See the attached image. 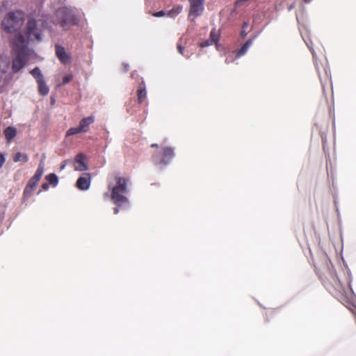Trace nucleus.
Returning a JSON list of instances; mask_svg holds the SVG:
<instances>
[{"mask_svg": "<svg viewBox=\"0 0 356 356\" xmlns=\"http://www.w3.org/2000/svg\"><path fill=\"white\" fill-rule=\"evenodd\" d=\"M128 67H129L128 65H124L125 71L128 70Z\"/></svg>", "mask_w": 356, "mask_h": 356, "instance_id": "obj_35", "label": "nucleus"}, {"mask_svg": "<svg viewBox=\"0 0 356 356\" xmlns=\"http://www.w3.org/2000/svg\"><path fill=\"white\" fill-rule=\"evenodd\" d=\"M79 133H82L80 128L77 127H72L70 128L66 133L67 136H72Z\"/></svg>", "mask_w": 356, "mask_h": 356, "instance_id": "obj_22", "label": "nucleus"}, {"mask_svg": "<svg viewBox=\"0 0 356 356\" xmlns=\"http://www.w3.org/2000/svg\"><path fill=\"white\" fill-rule=\"evenodd\" d=\"M146 97V90H145V86L143 83L142 82L141 85L140 86V88L138 90V99L140 103H141L145 98Z\"/></svg>", "mask_w": 356, "mask_h": 356, "instance_id": "obj_18", "label": "nucleus"}, {"mask_svg": "<svg viewBox=\"0 0 356 356\" xmlns=\"http://www.w3.org/2000/svg\"><path fill=\"white\" fill-rule=\"evenodd\" d=\"M49 184L47 182V183H44L42 185V187L44 190H47L49 188Z\"/></svg>", "mask_w": 356, "mask_h": 356, "instance_id": "obj_30", "label": "nucleus"}, {"mask_svg": "<svg viewBox=\"0 0 356 356\" xmlns=\"http://www.w3.org/2000/svg\"><path fill=\"white\" fill-rule=\"evenodd\" d=\"M247 26H248V23L247 22H244L243 24V29H245Z\"/></svg>", "mask_w": 356, "mask_h": 356, "instance_id": "obj_34", "label": "nucleus"}, {"mask_svg": "<svg viewBox=\"0 0 356 356\" xmlns=\"http://www.w3.org/2000/svg\"><path fill=\"white\" fill-rule=\"evenodd\" d=\"M218 40H219V34L216 31V29H213L210 33L209 39L202 41L200 45L202 48L209 47L213 44H216V47H218Z\"/></svg>", "mask_w": 356, "mask_h": 356, "instance_id": "obj_10", "label": "nucleus"}, {"mask_svg": "<svg viewBox=\"0 0 356 356\" xmlns=\"http://www.w3.org/2000/svg\"><path fill=\"white\" fill-rule=\"evenodd\" d=\"M315 65H316V64L315 63ZM316 68L318 70V66L317 65H316Z\"/></svg>", "mask_w": 356, "mask_h": 356, "instance_id": "obj_40", "label": "nucleus"}, {"mask_svg": "<svg viewBox=\"0 0 356 356\" xmlns=\"http://www.w3.org/2000/svg\"><path fill=\"white\" fill-rule=\"evenodd\" d=\"M4 134L8 142H10L17 134V129L13 127H8L4 131Z\"/></svg>", "mask_w": 356, "mask_h": 356, "instance_id": "obj_15", "label": "nucleus"}, {"mask_svg": "<svg viewBox=\"0 0 356 356\" xmlns=\"http://www.w3.org/2000/svg\"><path fill=\"white\" fill-rule=\"evenodd\" d=\"M5 161H6V159H5L4 156L3 154H0V168H2Z\"/></svg>", "mask_w": 356, "mask_h": 356, "instance_id": "obj_26", "label": "nucleus"}, {"mask_svg": "<svg viewBox=\"0 0 356 356\" xmlns=\"http://www.w3.org/2000/svg\"><path fill=\"white\" fill-rule=\"evenodd\" d=\"M26 51L16 48V52L0 54V86L2 85L3 74L11 67L12 73L16 74L23 69L27 63Z\"/></svg>", "mask_w": 356, "mask_h": 356, "instance_id": "obj_2", "label": "nucleus"}, {"mask_svg": "<svg viewBox=\"0 0 356 356\" xmlns=\"http://www.w3.org/2000/svg\"><path fill=\"white\" fill-rule=\"evenodd\" d=\"M94 117L90 116L85 118L80 121L79 127L82 132H86L88 130L90 124L94 122Z\"/></svg>", "mask_w": 356, "mask_h": 356, "instance_id": "obj_13", "label": "nucleus"}, {"mask_svg": "<svg viewBox=\"0 0 356 356\" xmlns=\"http://www.w3.org/2000/svg\"><path fill=\"white\" fill-rule=\"evenodd\" d=\"M325 74H327V76H328V73L326 70H325Z\"/></svg>", "mask_w": 356, "mask_h": 356, "instance_id": "obj_39", "label": "nucleus"}, {"mask_svg": "<svg viewBox=\"0 0 356 356\" xmlns=\"http://www.w3.org/2000/svg\"><path fill=\"white\" fill-rule=\"evenodd\" d=\"M66 165H67V161H63L60 165V170H64Z\"/></svg>", "mask_w": 356, "mask_h": 356, "instance_id": "obj_31", "label": "nucleus"}, {"mask_svg": "<svg viewBox=\"0 0 356 356\" xmlns=\"http://www.w3.org/2000/svg\"><path fill=\"white\" fill-rule=\"evenodd\" d=\"M190 3L189 13L188 18L192 22L195 21V19L200 16L204 9V0H188Z\"/></svg>", "mask_w": 356, "mask_h": 356, "instance_id": "obj_7", "label": "nucleus"}, {"mask_svg": "<svg viewBox=\"0 0 356 356\" xmlns=\"http://www.w3.org/2000/svg\"><path fill=\"white\" fill-rule=\"evenodd\" d=\"M90 177L88 173L83 174L76 181L77 188L82 191L88 190L90 187Z\"/></svg>", "mask_w": 356, "mask_h": 356, "instance_id": "obj_12", "label": "nucleus"}, {"mask_svg": "<svg viewBox=\"0 0 356 356\" xmlns=\"http://www.w3.org/2000/svg\"><path fill=\"white\" fill-rule=\"evenodd\" d=\"M229 62H231V60H229V58H227L226 60H225V63H229Z\"/></svg>", "mask_w": 356, "mask_h": 356, "instance_id": "obj_37", "label": "nucleus"}, {"mask_svg": "<svg viewBox=\"0 0 356 356\" xmlns=\"http://www.w3.org/2000/svg\"><path fill=\"white\" fill-rule=\"evenodd\" d=\"M246 35H247V33H246L245 30V29H243V30L241 31V35L242 37H245V36H246Z\"/></svg>", "mask_w": 356, "mask_h": 356, "instance_id": "obj_32", "label": "nucleus"}, {"mask_svg": "<svg viewBox=\"0 0 356 356\" xmlns=\"http://www.w3.org/2000/svg\"><path fill=\"white\" fill-rule=\"evenodd\" d=\"M305 3H309L312 0H304Z\"/></svg>", "mask_w": 356, "mask_h": 356, "instance_id": "obj_38", "label": "nucleus"}, {"mask_svg": "<svg viewBox=\"0 0 356 356\" xmlns=\"http://www.w3.org/2000/svg\"><path fill=\"white\" fill-rule=\"evenodd\" d=\"M44 159H45V156L43 155L42 158L41 159V160L40 161V163H39V165L38 168H40V167H42V171H43V172H44Z\"/></svg>", "mask_w": 356, "mask_h": 356, "instance_id": "obj_25", "label": "nucleus"}, {"mask_svg": "<svg viewBox=\"0 0 356 356\" xmlns=\"http://www.w3.org/2000/svg\"><path fill=\"white\" fill-rule=\"evenodd\" d=\"M174 156L175 152L173 149L169 147H165L163 149L162 155L161 156L159 155H154L153 159L156 165L162 168L169 164Z\"/></svg>", "mask_w": 356, "mask_h": 356, "instance_id": "obj_6", "label": "nucleus"}, {"mask_svg": "<svg viewBox=\"0 0 356 356\" xmlns=\"http://www.w3.org/2000/svg\"><path fill=\"white\" fill-rule=\"evenodd\" d=\"M127 180L123 177H118L116 185L112 189L111 200L117 205L114 208V213L119 212V207L123 209L129 208V199L125 196L127 193Z\"/></svg>", "mask_w": 356, "mask_h": 356, "instance_id": "obj_5", "label": "nucleus"}, {"mask_svg": "<svg viewBox=\"0 0 356 356\" xmlns=\"http://www.w3.org/2000/svg\"><path fill=\"white\" fill-rule=\"evenodd\" d=\"M51 22L55 25L60 26L64 30H68L78 23L76 10L72 7H60L56 10L51 17Z\"/></svg>", "mask_w": 356, "mask_h": 356, "instance_id": "obj_4", "label": "nucleus"}, {"mask_svg": "<svg viewBox=\"0 0 356 356\" xmlns=\"http://www.w3.org/2000/svg\"><path fill=\"white\" fill-rule=\"evenodd\" d=\"M177 49H178V51H179V54H181L182 55L184 54V52H183L184 51V48L180 44H178Z\"/></svg>", "mask_w": 356, "mask_h": 356, "instance_id": "obj_29", "label": "nucleus"}, {"mask_svg": "<svg viewBox=\"0 0 356 356\" xmlns=\"http://www.w3.org/2000/svg\"><path fill=\"white\" fill-rule=\"evenodd\" d=\"M165 15H167V14L165 13V11H163V10L159 11V12H156V13H153V16L156 17H163Z\"/></svg>", "mask_w": 356, "mask_h": 356, "instance_id": "obj_24", "label": "nucleus"}, {"mask_svg": "<svg viewBox=\"0 0 356 356\" xmlns=\"http://www.w3.org/2000/svg\"><path fill=\"white\" fill-rule=\"evenodd\" d=\"M334 286H335V288L337 290H339V291L341 290V284H340V282L339 280H334Z\"/></svg>", "mask_w": 356, "mask_h": 356, "instance_id": "obj_27", "label": "nucleus"}, {"mask_svg": "<svg viewBox=\"0 0 356 356\" xmlns=\"http://www.w3.org/2000/svg\"><path fill=\"white\" fill-rule=\"evenodd\" d=\"M73 76L72 74L65 75L63 79V84H67L72 81Z\"/></svg>", "mask_w": 356, "mask_h": 356, "instance_id": "obj_23", "label": "nucleus"}, {"mask_svg": "<svg viewBox=\"0 0 356 356\" xmlns=\"http://www.w3.org/2000/svg\"><path fill=\"white\" fill-rule=\"evenodd\" d=\"M13 160L15 162H18L21 161L23 162H26L28 161V156L26 154H23L20 152H18L14 156Z\"/></svg>", "mask_w": 356, "mask_h": 356, "instance_id": "obj_21", "label": "nucleus"}, {"mask_svg": "<svg viewBox=\"0 0 356 356\" xmlns=\"http://www.w3.org/2000/svg\"><path fill=\"white\" fill-rule=\"evenodd\" d=\"M56 55L58 60L64 65L68 64L71 61L70 55L66 52L64 47L59 44H56Z\"/></svg>", "mask_w": 356, "mask_h": 356, "instance_id": "obj_9", "label": "nucleus"}, {"mask_svg": "<svg viewBox=\"0 0 356 356\" xmlns=\"http://www.w3.org/2000/svg\"><path fill=\"white\" fill-rule=\"evenodd\" d=\"M26 14L21 10L8 13L1 21V29L7 33L16 37L22 33L21 29L24 24Z\"/></svg>", "mask_w": 356, "mask_h": 356, "instance_id": "obj_3", "label": "nucleus"}, {"mask_svg": "<svg viewBox=\"0 0 356 356\" xmlns=\"http://www.w3.org/2000/svg\"><path fill=\"white\" fill-rule=\"evenodd\" d=\"M307 46H308V47L309 48V49H310V51H311V52H312V54L313 58H314V61L316 62V54H315V52H314V51L313 48H312V47H311L308 44H307Z\"/></svg>", "mask_w": 356, "mask_h": 356, "instance_id": "obj_28", "label": "nucleus"}, {"mask_svg": "<svg viewBox=\"0 0 356 356\" xmlns=\"http://www.w3.org/2000/svg\"><path fill=\"white\" fill-rule=\"evenodd\" d=\"M151 146H152V147H157V146H158V145H157L156 143H153V144H152V145H151Z\"/></svg>", "mask_w": 356, "mask_h": 356, "instance_id": "obj_36", "label": "nucleus"}, {"mask_svg": "<svg viewBox=\"0 0 356 356\" xmlns=\"http://www.w3.org/2000/svg\"><path fill=\"white\" fill-rule=\"evenodd\" d=\"M38 92L42 95H47L49 93V88L46 84L44 79L38 80Z\"/></svg>", "mask_w": 356, "mask_h": 356, "instance_id": "obj_14", "label": "nucleus"}, {"mask_svg": "<svg viewBox=\"0 0 356 356\" xmlns=\"http://www.w3.org/2000/svg\"><path fill=\"white\" fill-rule=\"evenodd\" d=\"M85 155L82 153L77 154L74 159V170L77 171H84L88 169L85 163Z\"/></svg>", "mask_w": 356, "mask_h": 356, "instance_id": "obj_11", "label": "nucleus"}, {"mask_svg": "<svg viewBox=\"0 0 356 356\" xmlns=\"http://www.w3.org/2000/svg\"><path fill=\"white\" fill-rule=\"evenodd\" d=\"M43 173L44 172L42 171V167L37 169L34 176L30 179L28 185L25 188L24 194L26 195H29L31 193L32 191L40 180Z\"/></svg>", "mask_w": 356, "mask_h": 356, "instance_id": "obj_8", "label": "nucleus"}, {"mask_svg": "<svg viewBox=\"0 0 356 356\" xmlns=\"http://www.w3.org/2000/svg\"><path fill=\"white\" fill-rule=\"evenodd\" d=\"M46 179L49 184L54 186H56L58 183V179L56 174L51 173L46 176Z\"/></svg>", "mask_w": 356, "mask_h": 356, "instance_id": "obj_19", "label": "nucleus"}, {"mask_svg": "<svg viewBox=\"0 0 356 356\" xmlns=\"http://www.w3.org/2000/svg\"><path fill=\"white\" fill-rule=\"evenodd\" d=\"M47 19H40L36 20L29 17L26 25L22 33L13 37L11 42L17 49H21L26 52L29 42H40L42 38V31L45 28L51 29L47 24Z\"/></svg>", "mask_w": 356, "mask_h": 356, "instance_id": "obj_1", "label": "nucleus"}, {"mask_svg": "<svg viewBox=\"0 0 356 356\" xmlns=\"http://www.w3.org/2000/svg\"><path fill=\"white\" fill-rule=\"evenodd\" d=\"M252 39H249L245 42V43L242 46V47L237 51L236 57L239 58L246 54L250 47L252 44Z\"/></svg>", "mask_w": 356, "mask_h": 356, "instance_id": "obj_16", "label": "nucleus"}, {"mask_svg": "<svg viewBox=\"0 0 356 356\" xmlns=\"http://www.w3.org/2000/svg\"><path fill=\"white\" fill-rule=\"evenodd\" d=\"M183 10V6L181 5H177L175 6L172 9L168 11L167 15L170 17L174 18L177 15H178Z\"/></svg>", "mask_w": 356, "mask_h": 356, "instance_id": "obj_17", "label": "nucleus"}, {"mask_svg": "<svg viewBox=\"0 0 356 356\" xmlns=\"http://www.w3.org/2000/svg\"><path fill=\"white\" fill-rule=\"evenodd\" d=\"M30 74L36 79L37 81L38 80L44 79V76L38 67H35L34 69H33L30 72Z\"/></svg>", "mask_w": 356, "mask_h": 356, "instance_id": "obj_20", "label": "nucleus"}, {"mask_svg": "<svg viewBox=\"0 0 356 356\" xmlns=\"http://www.w3.org/2000/svg\"><path fill=\"white\" fill-rule=\"evenodd\" d=\"M349 293H350V295H349V296H348V298H352V296H353V291H352V289H350V292H349Z\"/></svg>", "mask_w": 356, "mask_h": 356, "instance_id": "obj_33", "label": "nucleus"}]
</instances>
